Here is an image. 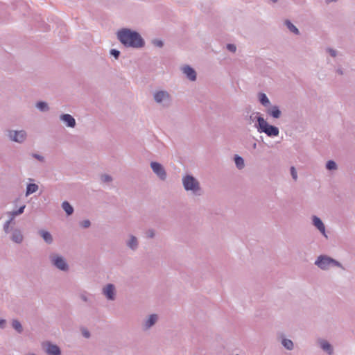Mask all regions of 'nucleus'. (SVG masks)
<instances>
[{
	"instance_id": "obj_48",
	"label": "nucleus",
	"mask_w": 355,
	"mask_h": 355,
	"mask_svg": "<svg viewBox=\"0 0 355 355\" xmlns=\"http://www.w3.org/2000/svg\"><path fill=\"white\" fill-rule=\"evenodd\" d=\"M36 22H42V23H44V22H45V20H44V19H40V20L36 19Z\"/></svg>"
},
{
	"instance_id": "obj_12",
	"label": "nucleus",
	"mask_w": 355,
	"mask_h": 355,
	"mask_svg": "<svg viewBox=\"0 0 355 355\" xmlns=\"http://www.w3.org/2000/svg\"><path fill=\"white\" fill-rule=\"evenodd\" d=\"M60 120L69 128H75L76 125L75 119L69 114H62Z\"/></svg>"
},
{
	"instance_id": "obj_23",
	"label": "nucleus",
	"mask_w": 355,
	"mask_h": 355,
	"mask_svg": "<svg viewBox=\"0 0 355 355\" xmlns=\"http://www.w3.org/2000/svg\"><path fill=\"white\" fill-rule=\"evenodd\" d=\"M234 160L235 162V165L238 169L241 170L244 168V166H245L244 159L242 157H241L238 155H235L234 157Z\"/></svg>"
},
{
	"instance_id": "obj_37",
	"label": "nucleus",
	"mask_w": 355,
	"mask_h": 355,
	"mask_svg": "<svg viewBox=\"0 0 355 355\" xmlns=\"http://www.w3.org/2000/svg\"><path fill=\"white\" fill-rule=\"evenodd\" d=\"M331 265L334 266H337V267H339L343 270H345L344 267L343 266V265L338 261H336V259H333L331 257Z\"/></svg>"
},
{
	"instance_id": "obj_51",
	"label": "nucleus",
	"mask_w": 355,
	"mask_h": 355,
	"mask_svg": "<svg viewBox=\"0 0 355 355\" xmlns=\"http://www.w3.org/2000/svg\"><path fill=\"white\" fill-rule=\"evenodd\" d=\"M252 148H253V149H256L257 148V144L256 143L253 144Z\"/></svg>"
},
{
	"instance_id": "obj_30",
	"label": "nucleus",
	"mask_w": 355,
	"mask_h": 355,
	"mask_svg": "<svg viewBox=\"0 0 355 355\" xmlns=\"http://www.w3.org/2000/svg\"><path fill=\"white\" fill-rule=\"evenodd\" d=\"M326 168L329 171L336 170L337 168V164L334 161L329 160L326 163Z\"/></svg>"
},
{
	"instance_id": "obj_16",
	"label": "nucleus",
	"mask_w": 355,
	"mask_h": 355,
	"mask_svg": "<svg viewBox=\"0 0 355 355\" xmlns=\"http://www.w3.org/2000/svg\"><path fill=\"white\" fill-rule=\"evenodd\" d=\"M158 317L156 314H151L149 317L144 321L143 329L144 330H148L150 327H152L157 321Z\"/></svg>"
},
{
	"instance_id": "obj_31",
	"label": "nucleus",
	"mask_w": 355,
	"mask_h": 355,
	"mask_svg": "<svg viewBox=\"0 0 355 355\" xmlns=\"http://www.w3.org/2000/svg\"><path fill=\"white\" fill-rule=\"evenodd\" d=\"M151 43L156 47L162 48L164 46L163 41L157 38L152 40Z\"/></svg>"
},
{
	"instance_id": "obj_42",
	"label": "nucleus",
	"mask_w": 355,
	"mask_h": 355,
	"mask_svg": "<svg viewBox=\"0 0 355 355\" xmlns=\"http://www.w3.org/2000/svg\"><path fill=\"white\" fill-rule=\"evenodd\" d=\"M32 156L40 162H42L44 161V157L39 154L33 153Z\"/></svg>"
},
{
	"instance_id": "obj_20",
	"label": "nucleus",
	"mask_w": 355,
	"mask_h": 355,
	"mask_svg": "<svg viewBox=\"0 0 355 355\" xmlns=\"http://www.w3.org/2000/svg\"><path fill=\"white\" fill-rule=\"evenodd\" d=\"M258 97H259V101L260 103L263 106L267 107H268L270 105V100H269V98H268V96H266V94L260 92L259 94Z\"/></svg>"
},
{
	"instance_id": "obj_36",
	"label": "nucleus",
	"mask_w": 355,
	"mask_h": 355,
	"mask_svg": "<svg viewBox=\"0 0 355 355\" xmlns=\"http://www.w3.org/2000/svg\"><path fill=\"white\" fill-rule=\"evenodd\" d=\"M80 225L83 228H88L91 225V222L89 220H84L80 222Z\"/></svg>"
},
{
	"instance_id": "obj_8",
	"label": "nucleus",
	"mask_w": 355,
	"mask_h": 355,
	"mask_svg": "<svg viewBox=\"0 0 355 355\" xmlns=\"http://www.w3.org/2000/svg\"><path fill=\"white\" fill-rule=\"evenodd\" d=\"M331 257L327 255H320L315 261V265L323 270H328L331 265Z\"/></svg>"
},
{
	"instance_id": "obj_19",
	"label": "nucleus",
	"mask_w": 355,
	"mask_h": 355,
	"mask_svg": "<svg viewBox=\"0 0 355 355\" xmlns=\"http://www.w3.org/2000/svg\"><path fill=\"white\" fill-rule=\"evenodd\" d=\"M38 233L47 244H51L53 243V236L50 232L44 230H40Z\"/></svg>"
},
{
	"instance_id": "obj_38",
	"label": "nucleus",
	"mask_w": 355,
	"mask_h": 355,
	"mask_svg": "<svg viewBox=\"0 0 355 355\" xmlns=\"http://www.w3.org/2000/svg\"><path fill=\"white\" fill-rule=\"evenodd\" d=\"M331 265L334 266H337V267H339L343 270H345L344 267L343 266V265L338 261H336V259H333L331 257Z\"/></svg>"
},
{
	"instance_id": "obj_15",
	"label": "nucleus",
	"mask_w": 355,
	"mask_h": 355,
	"mask_svg": "<svg viewBox=\"0 0 355 355\" xmlns=\"http://www.w3.org/2000/svg\"><path fill=\"white\" fill-rule=\"evenodd\" d=\"M313 225L325 236L327 237L325 232V226L322 220L316 216H313L312 217Z\"/></svg>"
},
{
	"instance_id": "obj_4",
	"label": "nucleus",
	"mask_w": 355,
	"mask_h": 355,
	"mask_svg": "<svg viewBox=\"0 0 355 355\" xmlns=\"http://www.w3.org/2000/svg\"><path fill=\"white\" fill-rule=\"evenodd\" d=\"M49 259L51 264L56 268L62 271H67L69 270V265L62 256L56 253H52L49 255Z\"/></svg>"
},
{
	"instance_id": "obj_18",
	"label": "nucleus",
	"mask_w": 355,
	"mask_h": 355,
	"mask_svg": "<svg viewBox=\"0 0 355 355\" xmlns=\"http://www.w3.org/2000/svg\"><path fill=\"white\" fill-rule=\"evenodd\" d=\"M24 236L19 230L15 229L12 232L11 240L16 243H21L23 241Z\"/></svg>"
},
{
	"instance_id": "obj_1",
	"label": "nucleus",
	"mask_w": 355,
	"mask_h": 355,
	"mask_svg": "<svg viewBox=\"0 0 355 355\" xmlns=\"http://www.w3.org/2000/svg\"><path fill=\"white\" fill-rule=\"evenodd\" d=\"M117 37L120 42L125 47L140 49L145 46L144 40L141 35L135 31L123 28L118 31Z\"/></svg>"
},
{
	"instance_id": "obj_14",
	"label": "nucleus",
	"mask_w": 355,
	"mask_h": 355,
	"mask_svg": "<svg viewBox=\"0 0 355 355\" xmlns=\"http://www.w3.org/2000/svg\"><path fill=\"white\" fill-rule=\"evenodd\" d=\"M182 70L189 80L195 81L196 80L197 74L193 68L189 65H185L182 68Z\"/></svg>"
},
{
	"instance_id": "obj_39",
	"label": "nucleus",
	"mask_w": 355,
	"mask_h": 355,
	"mask_svg": "<svg viewBox=\"0 0 355 355\" xmlns=\"http://www.w3.org/2000/svg\"><path fill=\"white\" fill-rule=\"evenodd\" d=\"M290 171H291V175L293 179L295 181H296L297 179V173L295 168L294 166H291L290 168Z\"/></svg>"
},
{
	"instance_id": "obj_40",
	"label": "nucleus",
	"mask_w": 355,
	"mask_h": 355,
	"mask_svg": "<svg viewBox=\"0 0 355 355\" xmlns=\"http://www.w3.org/2000/svg\"><path fill=\"white\" fill-rule=\"evenodd\" d=\"M226 48L232 53H235L236 51V46L234 44H227Z\"/></svg>"
},
{
	"instance_id": "obj_34",
	"label": "nucleus",
	"mask_w": 355,
	"mask_h": 355,
	"mask_svg": "<svg viewBox=\"0 0 355 355\" xmlns=\"http://www.w3.org/2000/svg\"><path fill=\"white\" fill-rule=\"evenodd\" d=\"M101 179L103 182H110L112 181V178L107 174L102 175Z\"/></svg>"
},
{
	"instance_id": "obj_24",
	"label": "nucleus",
	"mask_w": 355,
	"mask_h": 355,
	"mask_svg": "<svg viewBox=\"0 0 355 355\" xmlns=\"http://www.w3.org/2000/svg\"><path fill=\"white\" fill-rule=\"evenodd\" d=\"M35 107L42 112H48L50 110L48 103L45 101L37 102V103L35 104Z\"/></svg>"
},
{
	"instance_id": "obj_17",
	"label": "nucleus",
	"mask_w": 355,
	"mask_h": 355,
	"mask_svg": "<svg viewBox=\"0 0 355 355\" xmlns=\"http://www.w3.org/2000/svg\"><path fill=\"white\" fill-rule=\"evenodd\" d=\"M320 347L326 352L329 355H331L334 353V348L332 345L325 340H321L320 341Z\"/></svg>"
},
{
	"instance_id": "obj_5",
	"label": "nucleus",
	"mask_w": 355,
	"mask_h": 355,
	"mask_svg": "<svg viewBox=\"0 0 355 355\" xmlns=\"http://www.w3.org/2000/svg\"><path fill=\"white\" fill-rule=\"evenodd\" d=\"M154 100L157 103H162L164 107H168L171 103V96L166 91H157L154 95Z\"/></svg>"
},
{
	"instance_id": "obj_9",
	"label": "nucleus",
	"mask_w": 355,
	"mask_h": 355,
	"mask_svg": "<svg viewBox=\"0 0 355 355\" xmlns=\"http://www.w3.org/2000/svg\"><path fill=\"white\" fill-rule=\"evenodd\" d=\"M43 347L44 349L45 352L48 355H60L61 354V350L60 347L51 343V342H46V343L43 344Z\"/></svg>"
},
{
	"instance_id": "obj_46",
	"label": "nucleus",
	"mask_w": 355,
	"mask_h": 355,
	"mask_svg": "<svg viewBox=\"0 0 355 355\" xmlns=\"http://www.w3.org/2000/svg\"><path fill=\"white\" fill-rule=\"evenodd\" d=\"M46 20L49 21V22H55L56 19L54 16H51V17H48L46 19Z\"/></svg>"
},
{
	"instance_id": "obj_26",
	"label": "nucleus",
	"mask_w": 355,
	"mask_h": 355,
	"mask_svg": "<svg viewBox=\"0 0 355 355\" xmlns=\"http://www.w3.org/2000/svg\"><path fill=\"white\" fill-rule=\"evenodd\" d=\"M26 208V205H21L17 210L10 211L8 213V215L11 216L10 218H15L17 216H19L24 213V209Z\"/></svg>"
},
{
	"instance_id": "obj_11",
	"label": "nucleus",
	"mask_w": 355,
	"mask_h": 355,
	"mask_svg": "<svg viewBox=\"0 0 355 355\" xmlns=\"http://www.w3.org/2000/svg\"><path fill=\"white\" fill-rule=\"evenodd\" d=\"M266 112L268 115L272 116L274 119H279L282 116V112L278 105H270L267 107Z\"/></svg>"
},
{
	"instance_id": "obj_6",
	"label": "nucleus",
	"mask_w": 355,
	"mask_h": 355,
	"mask_svg": "<svg viewBox=\"0 0 355 355\" xmlns=\"http://www.w3.org/2000/svg\"><path fill=\"white\" fill-rule=\"evenodd\" d=\"M8 138L15 142L21 144L23 143L27 137V134L25 130H10L8 131Z\"/></svg>"
},
{
	"instance_id": "obj_53",
	"label": "nucleus",
	"mask_w": 355,
	"mask_h": 355,
	"mask_svg": "<svg viewBox=\"0 0 355 355\" xmlns=\"http://www.w3.org/2000/svg\"><path fill=\"white\" fill-rule=\"evenodd\" d=\"M337 0H331V1H336Z\"/></svg>"
},
{
	"instance_id": "obj_49",
	"label": "nucleus",
	"mask_w": 355,
	"mask_h": 355,
	"mask_svg": "<svg viewBox=\"0 0 355 355\" xmlns=\"http://www.w3.org/2000/svg\"><path fill=\"white\" fill-rule=\"evenodd\" d=\"M278 1V0H268V2H272V3H277Z\"/></svg>"
},
{
	"instance_id": "obj_45",
	"label": "nucleus",
	"mask_w": 355,
	"mask_h": 355,
	"mask_svg": "<svg viewBox=\"0 0 355 355\" xmlns=\"http://www.w3.org/2000/svg\"><path fill=\"white\" fill-rule=\"evenodd\" d=\"M6 321L4 319H0V328L4 329L6 327Z\"/></svg>"
},
{
	"instance_id": "obj_29",
	"label": "nucleus",
	"mask_w": 355,
	"mask_h": 355,
	"mask_svg": "<svg viewBox=\"0 0 355 355\" xmlns=\"http://www.w3.org/2000/svg\"><path fill=\"white\" fill-rule=\"evenodd\" d=\"M287 26V28L292 33L295 35H300V31L298 28L294 25V24H285Z\"/></svg>"
},
{
	"instance_id": "obj_54",
	"label": "nucleus",
	"mask_w": 355,
	"mask_h": 355,
	"mask_svg": "<svg viewBox=\"0 0 355 355\" xmlns=\"http://www.w3.org/2000/svg\"><path fill=\"white\" fill-rule=\"evenodd\" d=\"M31 355H36V354H31Z\"/></svg>"
},
{
	"instance_id": "obj_13",
	"label": "nucleus",
	"mask_w": 355,
	"mask_h": 355,
	"mask_svg": "<svg viewBox=\"0 0 355 355\" xmlns=\"http://www.w3.org/2000/svg\"><path fill=\"white\" fill-rule=\"evenodd\" d=\"M125 244L130 250L136 251L139 248V240L137 236L130 234Z\"/></svg>"
},
{
	"instance_id": "obj_43",
	"label": "nucleus",
	"mask_w": 355,
	"mask_h": 355,
	"mask_svg": "<svg viewBox=\"0 0 355 355\" xmlns=\"http://www.w3.org/2000/svg\"><path fill=\"white\" fill-rule=\"evenodd\" d=\"M80 298L85 302H87L89 301L88 297L85 293H81L80 295Z\"/></svg>"
},
{
	"instance_id": "obj_33",
	"label": "nucleus",
	"mask_w": 355,
	"mask_h": 355,
	"mask_svg": "<svg viewBox=\"0 0 355 355\" xmlns=\"http://www.w3.org/2000/svg\"><path fill=\"white\" fill-rule=\"evenodd\" d=\"M110 53L111 55H112L116 60L119 59L120 56V51L117 49H112L110 50Z\"/></svg>"
},
{
	"instance_id": "obj_35",
	"label": "nucleus",
	"mask_w": 355,
	"mask_h": 355,
	"mask_svg": "<svg viewBox=\"0 0 355 355\" xmlns=\"http://www.w3.org/2000/svg\"><path fill=\"white\" fill-rule=\"evenodd\" d=\"M12 220H13V218H10L3 225V230L6 233L9 232V226H10V224L12 222Z\"/></svg>"
},
{
	"instance_id": "obj_21",
	"label": "nucleus",
	"mask_w": 355,
	"mask_h": 355,
	"mask_svg": "<svg viewBox=\"0 0 355 355\" xmlns=\"http://www.w3.org/2000/svg\"><path fill=\"white\" fill-rule=\"evenodd\" d=\"M38 185L35 183H29L26 186V196H28L31 194L35 193L38 190Z\"/></svg>"
},
{
	"instance_id": "obj_2",
	"label": "nucleus",
	"mask_w": 355,
	"mask_h": 355,
	"mask_svg": "<svg viewBox=\"0 0 355 355\" xmlns=\"http://www.w3.org/2000/svg\"><path fill=\"white\" fill-rule=\"evenodd\" d=\"M256 121L254 127L259 133H265L269 137H277L279 135V128L269 124L262 116H257Z\"/></svg>"
},
{
	"instance_id": "obj_7",
	"label": "nucleus",
	"mask_w": 355,
	"mask_h": 355,
	"mask_svg": "<svg viewBox=\"0 0 355 355\" xmlns=\"http://www.w3.org/2000/svg\"><path fill=\"white\" fill-rule=\"evenodd\" d=\"M150 168L153 173L162 181L166 180L167 173L164 167L159 162H151Z\"/></svg>"
},
{
	"instance_id": "obj_44",
	"label": "nucleus",
	"mask_w": 355,
	"mask_h": 355,
	"mask_svg": "<svg viewBox=\"0 0 355 355\" xmlns=\"http://www.w3.org/2000/svg\"><path fill=\"white\" fill-rule=\"evenodd\" d=\"M82 334L83 336L86 338H89L90 337V333L88 330L84 329L83 331H82Z\"/></svg>"
},
{
	"instance_id": "obj_10",
	"label": "nucleus",
	"mask_w": 355,
	"mask_h": 355,
	"mask_svg": "<svg viewBox=\"0 0 355 355\" xmlns=\"http://www.w3.org/2000/svg\"><path fill=\"white\" fill-rule=\"evenodd\" d=\"M103 294L105 295L107 300H114L116 296L114 285L112 284H107L103 289Z\"/></svg>"
},
{
	"instance_id": "obj_25",
	"label": "nucleus",
	"mask_w": 355,
	"mask_h": 355,
	"mask_svg": "<svg viewBox=\"0 0 355 355\" xmlns=\"http://www.w3.org/2000/svg\"><path fill=\"white\" fill-rule=\"evenodd\" d=\"M12 327L15 329L17 333L21 334L23 331V327L21 322L18 320H12Z\"/></svg>"
},
{
	"instance_id": "obj_47",
	"label": "nucleus",
	"mask_w": 355,
	"mask_h": 355,
	"mask_svg": "<svg viewBox=\"0 0 355 355\" xmlns=\"http://www.w3.org/2000/svg\"><path fill=\"white\" fill-rule=\"evenodd\" d=\"M336 72L340 74V75H343V71L341 69H338L336 70Z\"/></svg>"
},
{
	"instance_id": "obj_50",
	"label": "nucleus",
	"mask_w": 355,
	"mask_h": 355,
	"mask_svg": "<svg viewBox=\"0 0 355 355\" xmlns=\"http://www.w3.org/2000/svg\"><path fill=\"white\" fill-rule=\"evenodd\" d=\"M256 118H257V117L253 118V115H250V120H252V121H254V119H256Z\"/></svg>"
},
{
	"instance_id": "obj_28",
	"label": "nucleus",
	"mask_w": 355,
	"mask_h": 355,
	"mask_svg": "<svg viewBox=\"0 0 355 355\" xmlns=\"http://www.w3.org/2000/svg\"><path fill=\"white\" fill-rule=\"evenodd\" d=\"M282 344L286 349L292 350L293 349V343L290 339L284 338Z\"/></svg>"
},
{
	"instance_id": "obj_22",
	"label": "nucleus",
	"mask_w": 355,
	"mask_h": 355,
	"mask_svg": "<svg viewBox=\"0 0 355 355\" xmlns=\"http://www.w3.org/2000/svg\"><path fill=\"white\" fill-rule=\"evenodd\" d=\"M62 208L64 210L67 216H71L73 213V207L67 201H64L62 203Z\"/></svg>"
},
{
	"instance_id": "obj_3",
	"label": "nucleus",
	"mask_w": 355,
	"mask_h": 355,
	"mask_svg": "<svg viewBox=\"0 0 355 355\" xmlns=\"http://www.w3.org/2000/svg\"><path fill=\"white\" fill-rule=\"evenodd\" d=\"M182 185L185 191H191L194 195L201 194V187L199 181L192 175L187 174L182 177Z\"/></svg>"
},
{
	"instance_id": "obj_27",
	"label": "nucleus",
	"mask_w": 355,
	"mask_h": 355,
	"mask_svg": "<svg viewBox=\"0 0 355 355\" xmlns=\"http://www.w3.org/2000/svg\"><path fill=\"white\" fill-rule=\"evenodd\" d=\"M14 9H19L21 10H25L28 6L23 1H18L12 5Z\"/></svg>"
},
{
	"instance_id": "obj_41",
	"label": "nucleus",
	"mask_w": 355,
	"mask_h": 355,
	"mask_svg": "<svg viewBox=\"0 0 355 355\" xmlns=\"http://www.w3.org/2000/svg\"><path fill=\"white\" fill-rule=\"evenodd\" d=\"M326 51L330 54L331 56L334 58L337 55V51L335 49H333L331 48H327Z\"/></svg>"
},
{
	"instance_id": "obj_52",
	"label": "nucleus",
	"mask_w": 355,
	"mask_h": 355,
	"mask_svg": "<svg viewBox=\"0 0 355 355\" xmlns=\"http://www.w3.org/2000/svg\"><path fill=\"white\" fill-rule=\"evenodd\" d=\"M284 22L288 23V22H291V21L288 20V19H286V20L284 21Z\"/></svg>"
},
{
	"instance_id": "obj_32",
	"label": "nucleus",
	"mask_w": 355,
	"mask_h": 355,
	"mask_svg": "<svg viewBox=\"0 0 355 355\" xmlns=\"http://www.w3.org/2000/svg\"><path fill=\"white\" fill-rule=\"evenodd\" d=\"M146 237L148 239H153L155 236V230L154 229H148L146 232Z\"/></svg>"
}]
</instances>
